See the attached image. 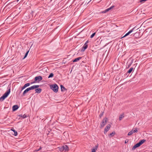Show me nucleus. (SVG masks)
Instances as JSON below:
<instances>
[{"mask_svg": "<svg viewBox=\"0 0 152 152\" xmlns=\"http://www.w3.org/2000/svg\"><path fill=\"white\" fill-rule=\"evenodd\" d=\"M106 120H105V123H106Z\"/></svg>", "mask_w": 152, "mask_h": 152, "instance_id": "obj_49", "label": "nucleus"}, {"mask_svg": "<svg viewBox=\"0 0 152 152\" xmlns=\"http://www.w3.org/2000/svg\"><path fill=\"white\" fill-rule=\"evenodd\" d=\"M141 145L139 142L136 144L132 148V150L133 151L136 148L139 147Z\"/></svg>", "mask_w": 152, "mask_h": 152, "instance_id": "obj_7", "label": "nucleus"}, {"mask_svg": "<svg viewBox=\"0 0 152 152\" xmlns=\"http://www.w3.org/2000/svg\"><path fill=\"white\" fill-rule=\"evenodd\" d=\"M133 133V132H132V130L130 131L129 132H128V136H130L132 135Z\"/></svg>", "mask_w": 152, "mask_h": 152, "instance_id": "obj_32", "label": "nucleus"}, {"mask_svg": "<svg viewBox=\"0 0 152 152\" xmlns=\"http://www.w3.org/2000/svg\"><path fill=\"white\" fill-rule=\"evenodd\" d=\"M29 52V50L28 51H27L25 55H24V56L23 57V59H25L26 58L28 55V52Z\"/></svg>", "mask_w": 152, "mask_h": 152, "instance_id": "obj_24", "label": "nucleus"}, {"mask_svg": "<svg viewBox=\"0 0 152 152\" xmlns=\"http://www.w3.org/2000/svg\"><path fill=\"white\" fill-rule=\"evenodd\" d=\"M54 74L53 73H51L48 77V78H51L53 77Z\"/></svg>", "mask_w": 152, "mask_h": 152, "instance_id": "obj_27", "label": "nucleus"}, {"mask_svg": "<svg viewBox=\"0 0 152 152\" xmlns=\"http://www.w3.org/2000/svg\"><path fill=\"white\" fill-rule=\"evenodd\" d=\"M104 112H102L99 115V118H101V117L103 116Z\"/></svg>", "mask_w": 152, "mask_h": 152, "instance_id": "obj_34", "label": "nucleus"}, {"mask_svg": "<svg viewBox=\"0 0 152 152\" xmlns=\"http://www.w3.org/2000/svg\"><path fill=\"white\" fill-rule=\"evenodd\" d=\"M40 86V85H34L31 86L32 89V90H33L34 89L38 88Z\"/></svg>", "mask_w": 152, "mask_h": 152, "instance_id": "obj_18", "label": "nucleus"}, {"mask_svg": "<svg viewBox=\"0 0 152 152\" xmlns=\"http://www.w3.org/2000/svg\"><path fill=\"white\" fill-rule=\"evenodd\" d=\"M139 34V33H137V32H136V33H134V36L135 37H137V34Z\"/></svg>", "mask_w": 152, "mask_h": 152, "instance_id": "obj_37", "label": "nucleus"}, {"mask_svg": "<svg viewBox=\"0 0 152 152\" xmlns=\"http://www.w3.org/2000/svg\"><path fill=\"white\" fill-rule=\"evenodd\" d=\"M102 1V0L100 1V2H101V1Z\"/></svg>", "mask_w": 152, "mask_h": 152, "instance_id": "obj_50", "label": "nucleus"}, {"mask_svg": "<svg viewBox=\"0 0 152 152\" xmlns=\"http://www.w3.org/2000/svg\"><path fill=\"white\" fill-rule=\"evenodd\" d=\"M22 91H21V89L20 91H18V95H20V94H21V93L22 92Z\"/></svg>", "mask_w": 152, "mask_h": 152, "instance_id": "obj_41", "label": "nucleus"}, {"mask_svg": "<svg viewBox=\"0 0 152 152\" xmlns=\"http://www.w3.org/2000/svg\"><path fill=\"white\" fill-rule=\"evenodd\" d=\"M30 83H28L25 84L24 86H25V87L26 88L28 86H29L30 85Z\"/></svg>", "mask_w": 152, "mask_h": 152, "instance_id": "obj_33", "label": "nucleus"}, {"mask_svg": "<svg viewBox=\"0 0 152 152\" xmlns=\"http://www.w3.org/2000/svg\"><path fill=\"white\" fill-rule=\"evenodd\" d=\"M88 41L87 40L86 41V43L85 44H87L88 43Z\"/></svg>", "mask_w": 152, "mask_h": 152, "instance_id": "obj_45", "label": "nucleus"}, {"mask_svg": "<svg viewBox=\"0 0 152 152\" xmlns=\"http://www.w3.org/2000/svg\"><path fill=\"white\" fill-rule=\"evenodd\" d=\"M132 62H131V63L130 64H129V66H129H129L131 65V64H132Z\"/></svg>", "mask_w": 152, "mask_h": 152, "instance_id": "obj_47", "label": "nucleus"}, {"mask_svg": "<svg viewBox=\"0 0 152 152\" xmlns=\"http://www.w3.org/2000/svg\"><path fill=\"white\" fill-rule=\"evenodd\" d=\"M132 131L133 132V133L137 132L138 131L137 128H136L135 129H132Z\"/></svg>", "mask_w": 152, "mask_h": 152, "instance_id": "obj_31", "label": "nucleus"}, {"mask_svg": "<svg viewBox=\"0 0 152 152\" xmlns=\"http://www.w3.org/2000/svg\"><path fill=\"white\" fill-rule=\"evenodd\" d=\"M88 45L86 44H84L81 50V51H84L88 48Z\"/></svg>", "mask_w": 152, "mask_h": 152, "instance_id": "obj_9", "label": "nucleus"}, {"mask_svg": "<svg viewBox=\"0 0 152 152\" xmlns=\"http://www.w3.org/2000/svg\"><path fill=\"white\" fill-rule=\"evenodd\" d=\"M108 54H107V55L106 56V58H107V57H108Z\"/></svg>", "mask_w": 152, "mask_h": 152, "instance_id": "obj_46", "label": "nucleus"}, {"mask_svg": "<svg viewBox=\"0 0 152 152\" xmlns=\"http://www.w3.org/2000/svg\"><path fill=\"white\" fill-rule=\"evenodd\" d=\"M34 13H35V17L36 16V15H37V12H35V10L34 11H31V14L30 16H31L32 17H33L34 16Z\"/></svg>", "mask_w": 152, "mask_h": 152, "instance_id": "obj_14", "label": "nucleus"}, {"mask_svg": "<svg viewBox=\"0 0 152 152\" xmlns=\"http://www.w3.org/2000/svg\"><path fill=\"white\" fill-rule=\"evenodd\" d=\"M50 88L52 89L55 93H57L58 91V87L56 84L50 85Z\"/></svg>", "mask_w": 152, "mask_h": 152, "instance_id": "obj_2", "label": "nucleus"}, {"mask_svg": "<svg viewBox=\"0 0 152 152\" xmlns=\"http://www.w3.org/2000/svg\"><path fill=\"white\" fill-rule=\"evenodd\" d=\"M104 133L105 132H104Z\"/></svg>", "mask_w": 152, "mask_h": 152, "instance_id": "obj_52", "label": "nucleus"}, {"mask_svg": "<svg viewBox=\"0 0 152 152\" xmlns=\"http://www.w3.org/2000/svg\"><path fill=\"white\" fill-rule=\"evenodd\" d=\"M128 142V140H126L125 141V143H127Z\"/></svg>", "mask_w": 152, "mask_h": 152, "instance_id": "obj_43", "label": "nucleus"}, {"mask_svg": "<svg viewBox=\"0 0 152 152\" xmlns=\"http://www.w3.org/2000/svg\"><path fill=\"white\" fill-rule=\"evenodd\" d=\"M115 134V132H113L112 133H111L109 135V137L110 138H111Z\"/></svg>", "mask_w": 152, "mask_h": 152, "instance_id": "obj_19", "label": "nucleus"}, {"mask_svg": "<svg viewBox=\"0 0 152 152\" xmlns=\"http://www.w3.org/2000/svg\"><path fill=\"white\" fill-rule=\"evenodd\" d=\"M141 145L139 142L136 144L132 148V150L133 151L136 148L139 147Z\"/></svg>", "mask_w": 152, "mask_h": 152, "instance_id": "obj_8", "label": "nucleus"}, {"mask_svg": "<svg viewBox=\"0 0 152 152\" xmlns=\"http://www.w3.org/2000/svg\"><path fill=\"white\" fill-rule=\"evenodd\" d=\"M135 27H134L132 29L130 30V31H129L128 32L130 34L132 32H133V30L135 29Z\"/></svg>", "mask_w": 152, "mask_h": 152, "instance_id": "obj_29", "label": "nucleus"}, {"mask_svg": "<svg viewBox=\"0 0 152 152\" xmlns=\"http://www.w3.org/2000/svg\"><path fill=\"white\" fill-rule=\"evenodd\" d=\"M139 42H140V40H139Z\"/></svg>", "mask_w": 152, "mask_h": 152, "instance_id": "obj_51", "label": "nucleus"}, {"mask_svg": "<svg viewBox=\"0 0 152 152\" xmlns=\"http://www.w3.org/2000/svg\"><path fill=\"white\" fill-rule=\"evenodd\" d=\"M35 93H39L42 91V89L40 88L35 89Z\"/></svg>", "mask_w": 152, "mask_h": 152, "instance_id": "obj_16", "label": "nucleus"}, {"mask_svg": "<svg viewBox=\"0 0 152 152\" xmlns=\"http://www.w3.org/2000/svg\"><path fill=\"white\" fill-rule=\"evenodd\" d=\"M32 90V89L31 86L30 87L27 88H26V89H25L24 91H23V93L22 94V96H24L29 91H30V90Z\"/></svg>", "mask_w": 152, "mask_h": 152, "instance_id": "obj_5", "label": "nucleus"}, {"mask_svg": "<svg viewBox=\"0 0 152 152\" xmlns=\"http://www.w3.org/2000/svg\"><path fill=\"white\" fill-rule=\"evenodd\" d=\"M61 91L63 92H64L65 91H66L67 89L62 85H60Z\"/></svg>", "mask_w": 152, "mask_h": 152, "instance_id": "obj_13", "label": "nucleus"}, {"mask_svg": "<svg viewBox=\"0 0 152 152\" xmlns=\"http://www.w3.org/2000/svg\"><path fill=\"white\" fill-rule=\"evenodd\" d=\"M26 88L25 87V86L24 85V86H23L21 88V91H22L23 90Z\"/></svg>", "mask_w": 152, "mask_h": 152, "instance_id": "obj_40", "label": "nucleus"}, {"mask_svg": "<svg viewBox=\"0 0 152 152\" xmlns=\"http://www.w3.org/2000/svg\"><path fill=\"white\" fill-rule=\"evenodd\" d=\"M135 27H134L132 29L130 30V31H129L128 32L130 34L132 32H133V30L135 29Z\"/></svg>", "mask_w": 152, "mask_h": 152, "instance_id": "obj_30", "label": "nucleus"}, {"mask_svg": "<svg viewBox=\"0 0 152 152\" xmlns=\"http://www.w3.org/2000/svg\"><path fill=\"white\" fill-rule=\"evenodd\" d=\"M63 147H64V150L65 151H68L69 150V148L67 145H63Z\"/></svg>", "mask_w": 152, "mask_h": 152, "instance_id": "obj_20", "label": "nucleus"}, {"mask_svg": "<svg viewBox=\"0 0 152 152\" xmlns=\"http://www.w3.org/2000/svg\"><path fill=\"white\" fill-rule=\"evenodd\" d=\"M48 2V3H50L52 0H46Z\"/></svg>", "mask_w": 152, "mask_h": 152, "instance_id": "obj_44", "label": "nucleus"}, {"mask_svg": "<svg viewBox=\"0 0 152 152\" xmlns=\"http://www.w3.org/2000/svg\"><path fill=\"white\" fill-rule=\"evenodd\" d=\"M104 126V118L103 119L102 122L101 123L100 128H102Z\"/></svg>", "mask_w": 152, "mask_h": 152, "instance_id": "obj_12", "label": "nucleus"}, {"mask_svg": "<svg viewBox=\"0 0 152 152\" xmlns=\"http://www.w3.org/2000/svg\"><path fill=\"white\" fill-rule=\"evenodd\" d=\"M98 147V144H97L94 147H93L91 149V152H96V150H97Z\"/></svg>", "mask_w": 152, "mask_h": 152, "instance_id": "obj_10", "label": "nucleus"}, {"mask_svg": "<svg viewBox=\"0 0 152 152\" xmlns=\"http://www.w3.org/2000/svg\"><path fill=\"white\" fill-rule=\"evenodd\" d=\"M59 150L61 151H63L64 150V147H63V145L61 146V147H59Z\"/></svg>", "mask_w": 152, "mask_h": 152, "instance_id": "obj_26", "label": "nucleus"}, {"mask_svg": "<svg viewBox=\"0 0 152 152\" xmlns=\"http://www.w3.org/2000/svg\"><path fill=\"white\" fill-rule=\"evenodd\" d=\"M104 13V10H102L99 12V13L101 14V13Z\"/></svg>", "mask_w": 152, "mask_h": 152, "instance_id": "obj_39", "label": "nucleus"}, {"mask_svg": "<svg viewBox=\"0 0 152 152\" xmlns=\"http://www.w3.org/2000/svg\"><path fill=\"white\" fill-rule=\"evenodd\" d=\"M19 0H16L17 2H18Z\"/></svg>", "mask_w": 152, "mask_h": 152, "instance_id": "obj_48", "label": "nucleus"}, {"mask_svg": "<svg viewBox=\"0 0 152 152\" xmlns=\"http://www.w3.org/2000/svg\"><path fill=\"white\" fill-rule=\"evenodd\" d=\"M8 90L0 98V101H3L9 95L10 92V86L8 87Z\"/></svg>", "mask_w": 152, "mask_h": 152, "instance_id": "obj_1", "label": "nucleus"}, {"mask_svg": "<svg viewBox=\"0 0 152 152\" xmlns=\"http://www.w3.org/2000/svg\"><path fill=\"white\" fill-rule=\"evenodd\" d=\"M129 34V33L128 32L127 33H126L124 35V36L123 37H125L128 35Z\"/></svg>", "mask_w": 152, "mask_h": 152, "instance_id": "obj_38", "label": "nucleus"}, {"mask_svg": "<svg viewBox=\"0 0 152 152\" xmlns=\"http://www.w3.org/2000/svg\"><path fill=\"white\" fill-rule=\"evenodd\" d=\"M16 1H14L12 2L8 3L6 6L8 7L9 8L12 9L16 6Z\"/></svg>", "mask_w": 152, "mask_h": 152, "instance_id": "obj_4", "label": "nucleus"}, {"mask_svg": "<svg viewBox=\"0 0 152 152\" xmlns=\"http://www.w3.org/2000/svg\"><path fill=\"white\" fill-rule=\"evenodd\" d=\"M42 148V147L41 146H40L38 150H37V151H38L40 150Z\"/></svg>", "mask_w": 152, "mask_h": 152, "instance_id": "obj_42", "label": "nucleus"}, {"mask_svg": "<svg viewBox=\"0 0 152 152\" xmlns=\"http://www.w3.org/2000/svg\"><path fill=\"white\" fill-rule=\"evenodd\" d=\"M124 114L121 115L119 117V119L120 121H121L123 118L124 117Z\"/></svg>", "mask_w": 152, "mask_h": 152, "instance_id": "obj_28", "label": "nucleus"}, {"mask_svg": "<svg viewBox=\"0 0 152 152\" xmlns=\"http://www.w3.org/2000/svg\"><path fill=\"white\" fill-rule=\"evenodd\" d=\"M96 34V32H94L93 33L91 36L90 37L91 38H92L94 37L95 35Z\"/></svg>", "mask_w": 152, "mask_h": 152, "instance_id": "obj_35", "label": "nucleus"}, {"mask_svg": "<svg viewBox=\"0 0 152 152\" xmlns=\"http://www.w3.org/2000/svg\"><path fill=\"white\" fill-rule=\"evenodd\" d=\"M138 42L137 41H136V40H134L132 42V44H137V43H138Z\"/></svg>", "mask_w": 152, "mask_h": 152, "instance_id": "obj_36", "label": "nucleus"}, {"mask_svg": "<svg viewBox=\"0 0 152 152\" xmlns=\"http://www.w3.org/2000/svg\"><path fill=\"white\" fill-rule=\"evenodd\" d=\"M19 108V106L18 105H15L12 107L13 111H15Z\"/></svg>", "mask_w": 152, "mask_h": 152, "instance_id": "obj_6", "label": "nucleus"}, {"mask_svg": "<svg viewBox=\"0 0 152 152\" xmlns=\"http://www.w3.org/2000/svg\"><path fill=\"white\" fill-rule=\"evenodd\" d=\"M114 7V6H112L111 7H110L109 8L106 9V10H105V12L108 11L109 10H111L112 8H113V7Z\"/></svg>", "mask_w": 152, "mask_h": 152, "instance_id": "obj_23", "label": "nucleus"}, {"mask_svg": "<svg viewBox=\"0 0 152 152\" xmlns=\"http://www.w3.org/2000/svg\"><path fill=\"white\" fill-rule=\"evenodd\" d=\"M42 79V77L41 76H39L36 77L34 78V80L33 82L31 83V84L36 83H39L41 80Z\"/></svg>", "mask_w": 152, "mask_h": 152, "instance_id": "obj_3", "label": "nucleus"}, {"mask_svg": "<svg viewBox=\"0 0 152 152\" xmlns=\"http://www.w3.org/2000/svg\"><path fill=\"white\" fill-rule=\"evenodd\" d=\"M133 67H131V68L128 71H127V72L128 73H131L132 72V70H133Z\"/></svg>", "mask_w": 152, "mask_h": 152, "instance_id": "obj_25", "label": "nucleus"}, {"mask_svg": "<svg viewBox=\"0 0 152 152\" xmlns=\"http://www.w3.org/2000/svg\"><path fill=\"white\" fill-rule=\"evenodd\" d=\"M11 130L14 132V135L15 136H16L18 135V133L13 128H12L11 129Z\"/></svg>", "mask_w": 152, "mask_h": 152, "instance_id": "obj_15", "label": "nucleus"}, {"mask_svg": "<svg viewBox=\"0 0 152 152\" xmlns=\"http://www.w3.org/2000/svg\"><path fill=\"white\" fill-rule=\"evenodd\" d=\"M110 124H108L107 126H106V128H105V132H106L107 131H108L110 128Z\"/></svg>", "mask_w": 152, "mask_h": 152, "instance_id": "obj_17", "label": "nucleus"}, {"mask_svg": "<svg viewBox=\"0 0 152 152\" xmlns=\"http://www.w3.org/2000/svg\"><path fill=\"white\" fill-rule=\"evenodd\" d=\"M20 117H21L22 118H25L27 117V115H26L25 114H24V115H18Z\"/></svg>", "mask_w": 152, "mask_h": 152, "instance_id": "obj_21", "label": "nucleus"}, {"mask_svg": "<svg viewBox=\"0 0 152 152\" xmlns=\"http://www.w3.org/2000/svg\"><path fill=\"white\" fill-rule=\"evenodd\" d=\"M145 141H146V140H145L143 139V140H142L140 141L139 142V143L141 145L143 143H144Z\"/></svg>", "mask_w": 152, "mask_h": 152, "instance_id": "obj_22", "label": "nucleus"}, {"mask_svg": "<svg viewBox=\"0 0 152 152\" xmlns=\"http://www.w3.org/2000/svg\"><path fill=\"white\" fill-rule=\"evenodd\" d=\"M83 57H78L77 58H75V59H73L72 60V61L73 62H77V61H79L81 59L83 58Z\"/></svg>", "mask_w": 152, "mask_h": 152, "instance_id": "obj_11", "label": "nucleus"}]
</instances>
